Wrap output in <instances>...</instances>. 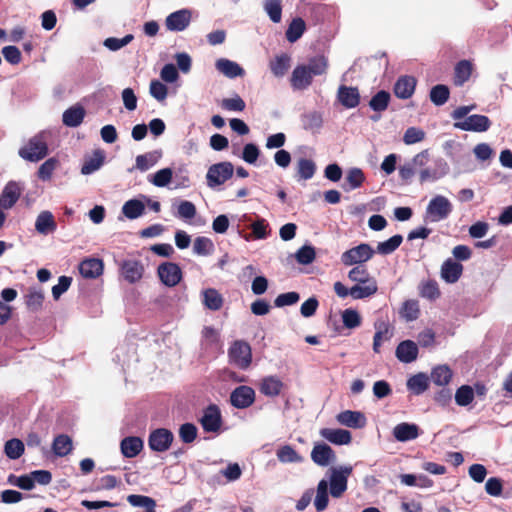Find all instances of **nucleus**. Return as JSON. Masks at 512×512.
<instances>
[{
	"instance_id": "obj_1",
	"label": "nucleus",
	"mask_w": 512,
	"mask_h": 512,
	"mask_svg": "<svg viewBox=\"0 0 512 512\" xmlns=\"http://www.w3.org/2000/svg\"><path fill=\"white\" fill-rule=\"evenodd\" d=\"M328 59L324 55H317L309 58L306 64L297 65L290 77V85L293 90L304 91L308 89L315 76H321L327 73Z\"/></svg>"
},
{
	"instance_id": "obj_2",
	"label": "nucleus",
	"mask_w": 512,
	"mask_h": 512,
	"mask_svg": "<svg viewBox=\"0 0 512 512\" xmlns=\"http://www.w3.org/2000/svg\"><path fill=\"white\" fill-rule=\"evenodd\" d=\"M19 156L30 162H38L48 154V144L44 134L40 133L29 139L26 145L21 147Z\"/></svg>"
},
{
	"instance_id": "obj_3",
	"label": "nucleus",
	"mask_w": 512,
	"mask_h": 512,
	"mask_svg": "<svg viewBox=\"0 0 512 512\" xmlns=\"http://www.w3.org/2000/svg\"><path fill=\"white\" fill-rule=\"evenodd\" d=\"M228 358L239 369H248L252 362L251 346L244 340H235L228 349Z\"/></svg>"
},
{
	"instance_id": "obj_4",
	"label": "nucleus",
	"mask_w": 512,
	"mask_h": 512,
	"mask_svg": "<svg viewBox=\"0 0 512 512\" xmlns=\"http://www.w3.org/2000/svg\"><path fill=\"white\" fill-rule=\"evenodd\" d=\"M452 211L450 201L441 195L430 200L426 209V220L430 222H439L446 219Z\"/></svg>"
},
{
	"instance_id": "obj_5",
	"label": "nucleus",
	"mask_w": 512,
	"mask_h": 512,
	"mask_svg": "<svg viewBox=\"0 0 512 512\" xmlns=\"http://www.w3.org/2000/svg\"><path fill=\"white\" fill-rule=\"evenodd\" d=\"M234 167L231 162H220L209 167L206 179L209 187L224 184L233 176Z\"/></svg>"
},
{
	"instance_id": "obj_6",
	"label": "nucleus",
	"mask_w": 512,
	"mask_h": 512,
	"mask_svg": "<svg viewBox=\"0 0 512 512\" xmlns=\"http://www.w3.org/2000/svg\"><path fill=\"white\" fill-rule=\"evenodd\" d=\"M375 251L372 247L367 243H361L358 246H355L347 251H345L341 255V262L345 266H352L355 264H361L368 260H370Z\"/></svg>"
},
{
	"instance_id": "obj_7",
	"label": "nucleus",
	"mask_w": 512,
	"mask_h": 512,
	"mask_svg": "<svg viewBox=\"0 0 512 512\" xmlns=\"http://www.w3.org/2000/svg\"><path fill=\"white\" fill-rule=\"evenodd\" d=\"M157 274L160 281L167 287H175L183 278L180 266L174 262L161 263L157 268Z\"/></svg>"
},
{
	"instance_id": "obj_8",
	"label": "nucleus",
	"mask_w": 512,
	"mask_h": 512,
	"mask_svg": "<svg viewBox=\"0 0 512 512\" xmlns=\"http://www.w3.org/2000/svg\"><path fill=\"white\" fill-rule=\"evenodd\" d=\"M255 391L250 386L241 385L236 387L230 394V403L237 409H246L255 401Z\"/></svg>"
},
{
	"instance_id": "obj_9",
	"label": "nucleus",
	"mask_w": 512,
	"mask_h": 512,
	"mask_svg": "<svg viewBox=\"0 0 512 512\" xmlns=\"http://www.w3.org/2000/svg\"><path fill=\"white\" fill-rule=\"evenodd\" d=\"M200 424L205 432H217L222 424V416L216 404L208 405L200 418Z\"/></svg>"
},
{
	"instance_id": "obj_10",
	"label": "nucleus",
	"mask_w": 512,
	"mask_h": 512,
	"mask_svg": "<svg viewBox=\"0 0 512 512\" xmlns=\"http://www.w3.org/2000/svg\"><path fill=\"white\" fill-rule=\"evenodd\" d=\"M173 438V433L170 430L158 428L150 433L148 444L151 450L164 452L170 448Z\"/></svg>"
},
{
	"instance_id": "obj_11",
	"label": "nucleus",
	"mask_w": 512,
	"mask_h": 512,
	"mask_svg": "<svg viewBox=\"0 0 512 512\" xmlns=\"http://www.w3.org/2000/svg\"><path fill=\"white\" fill-rule=\"evenodd\" d=\"M491 126L490 119L485 115L474 114L463 121L454 123V127L463 131L485 132Z\"/></svg>"
},
{
	"instance_id": "obj_12",
	"label": "nucleus",
	"mask_w": 512,
	"mask_h": 512,
	"mask_svg": "<svg viewBox=\"0 0 512 512\" xmlns=\"http://www.w3.org/2000/svg\"><path fill=\"white\" fill-rule=\"evenodd\" d=\"M191 19L192 12L189 9H181L166 17L165 26L169 31L181 32L189 26Z\"/></svg>"
},
{
	"instance_id": "obj_13",
	"label": "nucleus",
	"mask_w": 512,
	"mask_h": 512,
	"mask_svg": "<svg viewBox=\"0 0 512 512\" xmlns=\"http://www.w3.org/2000/svg\"><path fill=\"white\" fill-rule=\"evenodd\" d=\"M336 454L326 443H316L311 451L312 461L319 466H328L335 461Z\"/></svg>"
},
{
	"instance_id": "obj_14",
	"label": "nucleus",
	"mask_w": 512,
	"mask_h": 512,
	"mask_svg": "<svg viewBox=\"0 0 512 512\" xmlns=\"http://www.w3.org/2000/svg\"><path fill=\"white\" fill-rule=\"evenodd\" d=\"M121 273L127 282L133 284L142 279L144 266L139 260H124L121 264Z\"/></svg>"
},
{
	"instance_id": "obj_15",
	"label": "nucleus",
	"mask_w": 512,
	"mask_h": 512,
	"mask_svg": "<svg viewBox=\"0 0 512 512\" xmlns=\"http://www.w3.org/2000/svg\"><path fill=\"white\" fill-rule=\"evenodd\" d=\"M374 328L373 351L379 353L382 342L390 340L393 336V328L387 320L382 319L375 321Z\"/></svg>"
},
{
	"instance_id": "obj_16",
	"label": "nucleus",
	"mask_w": 512,
	"mask_h": 512,
	"mask_svg": "<svg viewBox=\"0 0 512 512\" xmlns=\"http://www.w3.org/2000/svg\"><path fill=\"white\" fill-rule=\"evenodd\" d=\"M417 80L414 76L404 75L397 79L393 92L399 99H409L414 94Z\"/></svg>"
},
{
	"instance_id": "obj_17",
	"label": "nucleus",
	"mask_w": 512,
	"mask_h": 512,
	"mask_svg": "<svg viewBox=\"0 0 512 512\" xmlns=\"http://www.w3.org/2000/svg\"><path fill=\"white\" fill-rule=\"evenodd\" d=\"M463 273V265L456 260L448 258L441 266V277L446 283H456Z\"/></svg>"
},
{
	"instance_id": "obj_18",
	"label": "nucleus",
	"mask_w": 512,
	"mask_h": 512,
	"mask_svg": "<svg viewBox=\"0 0 512 512\" xmlns=\"http://www.w3.org/2000/svg\"><path fill=\"white\" fill-rule=\"evenodd\" d=\"M21 195V189L19 185L14 182H8L0 195V207L3 209L12 208L18 201Z\"/></svg>"
},
{
	"instance_id": "obj_19",
	"label": "nucleus",
	"mask_w": 512,
	"mask_h": 512,
	"mask_svg": "<svg viewBox=\"0 0 512 512\" xmlns=\"http://www.w3.org/2000/svg\"><path fill=\"white\" fill-rule=\"evenodd\" d=\"M336 419L340 424L354 429L363 428L366 425V417L360 411L345 410L340 412Z\"/></svg>"
},
{
	"instance_id": "obj_20",
	"label": "nucleus",
	"mask_w": 512,
	"mask_h": 512,
	"mask_svg": "<svg viewBox=\"0 0 512 512\" xmlns=\"http://www.w3.org/2000/svg\"><path fill=\"white\" fill-rule=\"evenodd\" d=\"M395 354L400 362L411 363L418 357V346L412 340H404L396 347Z\"/></svg>"
},
{
	"instance_id": "obj_21",
	"label": "nucleus",
	"mask_w": 512,
	"mask_h": 512,
	"mask_svg": "<svg viewBox=\"0 0 512 512\" xmlns=\"http://www.w3.org/2000/svg\"><path fill=\"white\" fill-rule=\"evenodd\" d=\"M337 98L346 108H355L360 103V94L357 87H348L341 85L338 88Z\"/></svg>"
},
{
	"instance_id": "obj_22",
	"label": "nucleus",
	"mask_w": 512,
	"mask_h": 512,
	"mask_svg": "<svg viewBox=\"0 0 512 512\" xmlns=\"http://www.w3.org/2000/svg\"><path fill=\"white\" fill-rule=\"evenodd\" d=\"M103 261L98 258H88L79 264L80 274L87 279H95L103 273Z\"/></svg>"
},
{
	"instance_id": "obj_23",
	"label": "nucleus",
	"mask_w": 512,
	"mask_h": 512,
	"mask_svg": "<svg viewBox=\"0 0 512 512\" xmlns=\"http://www.w3.org/2000/svg\"><path fill=\"white\" fill-rule=\"evenodd\" d=\"M320 435L336 445H347L352 441L351 432L345 429L323 428L320 430Z\"/></svg>"
},
{
	"instance_id": "obj_24",
	"label": "nucleus",
	"mask_w": 512,
	"mask_h": 512,
	"mask_svg": "<svg viewBox=\"0 0 512 512\" xmlns=\"http://www.w3.org/2000/svg\"><path fill=\"white\" fill-rule=\"evenodd\" d=\"M393 435L400 442L414 440L419 436V427L416 424L403 422L394 427Z\"/></svg>"
},
{
	"instance_id": "obj_25",
	"label": "nucleus",
	"mask_w": 512,
	"mask_h": 512,
	"mask_svg": "<svg viewBox=\"0 0 512 512\" xmlns=\"http://www.w3.org/2000/svg\"><path fill=\"white\" fill-rule=\"evenodd\" d=\"M215 66L219 72L228 78L241 77L245 74L244 69L238 63L226 58L218 59Z\"/></svg>"
},
{
	"instance_id": "obj_26",
	"label": "nucleus",
	"mask_w": 512,
	"mask_h": 512,
	"mask_svg": "<svg viewBox=\"0 0 512 512\" xmlns=\"http://www.w3.org/2000/svg\"><path fill=\"white\" fill-rule=\"evenodd\" d=\"M284 387L283 382L277 376H267L262 379L259 390L268 397L278 396Z\"/></svg>"
},
{
	"instance_id": "obj_27",
	"label": "nucleus",
	"mask_w": 512,
	"mask_h": 512,
	"mask_svg": "<svg viewBox=\"0 0 512 512\" xmlns=\"http://www.w3.org/2000/svg\"><path fill=\"white\" fill-rule=\"evenodd\" d=\"M120 448L125 457H136L143 449V440L137 436L125 437L120 443Z\"/></svg>"
},
{
	"instance_id": "obj_28",
	"label": "nucleus",
	"mask_w": 512,
	"mask_h": 512,
	"mask_svg": "<svg viewBox=\"0 0 512 512\" xmlns=\"http://www.w3.org/2000/svg\"><path fill=\"white\" fill-rule=\"evenodd\" d=\"M35 228L37 232L43 235H47L56 230L57 224L54 216L50 211H42L36 219Z\"/></svg>"
},
{
	"instance_id": "obj_29",
	"label": "nucleus",
	"mask_w": 512,
	"mask_h": 512,
	"mask_svg": "<svg viewBox=\"0 0 512 512\" xmlns=\"http://www.w3.org/2000/svg\"><path fill=\"white\" fill-rule=\"evenodd\" d=\"M105 161V155L102 150H95L92 156L85 158L81 167V173L89 175L98 170Z\"/></svg>"
},
{
	"instance_id": "obj_30",
	"label": "nucleus",
	"mask_w": 512,
	"mask_h": 512,
	"mask_svg": "<svg viewBox=\"0 0 512 512\" xmlns=\"http://www.w3.org/2000/svg\"><path fill=\"white\" fill-rule=\"evenodd\" d=\"M85 117V110L81 106H73L63 113L62 121L68 127L79 126Z\"/></svg>"
},
{
	"instance_id": "obj_31",
	"label": "nucleus",
	"mask_w": 512,
	"mask_h": 512,
	"mask_svg": "<svg viewBox=\"0 0 512 512\" xmlns=\"http://www.w3.org/2000/svg\"><path fill=\"white\" fill-rule=\"evenodd\" d=\"M378 290L376 281L356 284L350 288V295L353 299H364L374 295Z\"/></svg>"
},
{
	"instance_id": "obj_32",
	"label": "nucleus",
	"mask_w": 512,
	"mask_h": 512,
	"mask_svg": "<svg viewBox=\"0 0 512 512\" xmlns=\"http://www.w3.org/2000/svg\"><path fill=\"white\" fill-rule=\"evenodd\" d=\"M472 64L468 60L459 61L454 69V84L456 86H462L466 81L469 80L472 74Z\"/></svg>"
},
{
	"instance_id": "obj_33",
	"label": "nucleus",
	"mask_w": 512,
	"mask_h": 512,
	"mask_svg": "<svg viewBox=\"0 0 512 512\" xmlns=\"http://www.w3.org/2000/svg\"><path fill=\"white\" fill-rule=\"evenodd\" d=\"M203 304L212 311H218L223 306L222 295L214 288L205 289L203 292Z\"/></svg>"
},
{
	"instance_id": "obj_34",
	"label": "nucleus",
	"mask_w": 512,
	"mask_h": 512,
	"mask_svg": "<svg viewBox=\"0 0 512 512\" xmlns=\"http://www.w3.org/2000/svg\"><path fill=\"white\" fill-rule=\"evenodd\" d=\"M291 58L288 54L283 53L277 55L273 60L270 61V70L276 77H282L286 74L290 68Z\"/></svg>"
},
{
	"instance_id": "obj_35",
	"label": "nucleus",
	"mask_w": 512,
	"mask_h": 512,
	"mask_svg": "<svg viewBox=\"0 0 512 512\" xmlns=\"http://www.w3.org/2000/svg\"><path fill=\"white\" fill-rule=\"evenodd\" d=\"M44 302V293L41 289L30 288L25 295V304L32 312H37L42 308Z\"/></svg>"
},
{
	"instance_id": "obj_36",
	"label": "nucleus",
	"mask_w": 512,
	"mask_h": 512,
	"mask_svg": "<svg viewBox=\"0 0 512 512\" xmlns=\"http://www.w3.org/2000/svg\"><path fill=\"white\" fill-rule=\"evenodd\" d=\"M305 30V21L300 17L294 18L286 30V39L289 42L294 43L301 38Z\"/></svg>"
},
{
	"instance_id": "obj_37",
	"label": "nucleus",
	"mask_w": 512,
	"mask_h": 512,
	"mask_svg": "<svg viewBox=\"0 0 512 512\" xmlns=\"http://www.w3.org/2000/svg\"><path fill=\"white\" fill-rule=\"evenodd\" d=\"M407 387L414 394L420 395L428 389L429 379L425 374L418 373L408 379Z\"/></svg>"
},
{
	"instance_id": "obj_38",
	"label": "nucleus",
	"mask_w": 512,
	"mask_h": 512,
	"mask_svg": "<svg viewBox=\"0 0 512 512\" xmlns=\"http://www.w3.org/2000/svg\"><path fill=\"white\" fill-rule=\"evenodd\" d=\"M145 211V205L138 199H130L126 201L122 207V213L128 219H136Z\"/></svg>"
},
{
	"instance_id": "obj_39",
	"label": "nucleus",
	"mask_w": 512,
	"mask_h": 512,
	"mask_svg": "<svg viewBox=\"0 0 512 512\" xmlns=\"http://www.w3.org/2000/svg\"><path fill=\"white\" fill-rule=\"evenodd\" d=\"M52 449L57 456H66L72 450L71 438L65 434L56 436L52 444Z\"/></svg>"
},
{
	"instance_id": "obj_40",
	"label": "nucleus",
	"mask_w": 512,
	"mask_h": 512,
	"mask_svg": "<svg viewBox=\"0 0 512 512\" xmlns=\"http://www.w3.org/2000/svg\"><path fill=\"white\" fill-rule=\"evenodd\" d=\"M25 451V446L22 440L18 438H12L8 441H6L4 445V452L5 455L9 459H18L20 458Z\"/></svg>"
},
{
	"instance_id": "obj_41",
	"label": "nucleus",
	"mask_w": 512,
	"mask_h": 512,
	"mask_svg": "<svg viewBox=\"0 0 512 512\" xmlns=\"http://www.w3.org/2000/svg\"><path fill=\"white\" fill-rule=\"evenodd\" d=\"M450 96V90L448 86L444 84H437L430 90V100L436 106L444 105Z\"/></svg>"
},
{
	"instance_id": "obj_42",
	"label": "nucleus",
	"mask_w": 512,
	"mask_h": 512,
	"mask_svg": "<svg viewBox=\"0 0 512 512\" xmlns=\"http://www.w3.org/2000/svg\"><path fill=\"white\" fill-rule=\"evenodd\" d=\"M453 373L446 365L435 367L431 372L432 381L439 386L447 385L452 379Z\"/></svg>"
},
{
	"instance_id": "obj_43",
	"label": "nucleus",
	"mask_w": 512,
	"mask_h": 512,
	"mask_svg": "<svg viewBox=\"0 0 512 512\" xmlns=\"http://www.w3.org/2000/svg\"><path fill=\"white\" fill-rule=\"evenodd\" d=\"M390 99L389 92L380 90L371 98L369 106L375 112H383L388 108Z\"/></svg>"
},
{
	"instance_id": "obj_44",
	"label": "nucleus",
	"mask_w": 512,
	"mask_h": 512,
	"mask_svg": "<svg viewBox=\"0 0 512 512\" xmlns=\"http://www.w3.org/2000/svg\"><path fill=\"white\" fill-rule=\"evenodd\" d=\"M403 237L400 234H396L390 237L388 240L379 242L376 248V252L381 255H389L393 253L401 245Z\"/></svg>"
},
{
	"instance_id": "obj_45",
	"label": "nucleus",
	"mask_w": 512,
	"mask_h": 512,
	"mask_svg": "<svg viewBox=\"0 0 512 512\" xmlns=\"http://www.w3.org/2000/svg\"><path fill=\"white\" fill-rule=\"evenodd\" d=\"M127 501L135 507H144L145 512H156V502L153 498L143 495L131 494L127 497Z\"/></svg>"
},
{
	"instance_id": "obj_46",
	"label": "nucleus",
	"mask_w": 512,
	"mask_h": 512,
	"mask_svg": "<svg viewBox=\"0 0 512 512\" xmlns=\"http://www.w3.org/2000/svg\"><path fill=\"white\" fill-rule=\"evenodd\" d=\"M316 171L315 163L306 158H300L297 162V175L299 179L308 180L311 179Z\"/></svg>"
},
{
	"instance_id": "obj_47",
	"label": "nucleus",
	"mask_w": 512,
	"mask_h": 512,
	"mask_svg": "<svg viewBox=\"0 0 512 512\" xmlns=\"http://www.w3.org/2000/svg\"><path fill=\"white\" fill-rule=\"evenodd\" d=\"M420 310L417 300H406L400 309V315L406 321H414L419 317Z\"/></svg>"
},
{
	"instance_id": "obj_48",
	"label": "nucleus",
	"mask_w": 512,
	"mask_h": 512,
	"mask_svg": "<svg viewBox=\"0 0 512 512\" xmlns=\"http://www.w3.org/2000/svg\"><path fill=\"white\" fill-rule=\"evenodd\" d=\"M474 400V389L470 385L460 386L455 393V402L457 405L465 407Z\"/></svg>"
},
{
	"instance_id": "obj_49",
	"label": "nucleus",
	"mask_w": 512,
	"mask_h": 512,
	"mask_svg": "<svg viewBox=\"0 0 512 512\" xmlns=\"http://www.w3.org/2000/svg\"><path fill=\"white\" fill-rule=\"evenodd\" d=\"M341 316L344 327L348 329L357 328L362 323L361 315L355 309H345L344 311H342Z\"/></svg>"
},
{
	"instance_id": "obj_50",
	"label": "nucleus",
	"mask_w": 512,
	"mask_h": 512,
	"mask_svg": "<svg viewBox=\"0 0 512 512\" xmlns=\"http://www.w3.org/2000/svg\"><path fill=\"white\" fill-rule=\"evenodd\" d=\"M193 251L198 255L208 256L213 253L214 244L209 238L200 236L194 240Z\"/></svg>"
},
{
	"instance_id": "obj_51",
	"label": "nucleus",
	"mask_w": 512,
	"mask_h": 512,
	"mask_svg": "<svg viewBox=\"0 0 512 512\" xmlns=\"http://www.w3.org/2000/svg\"><path fill=\"white\" fill-rule=\"evenodd\" d=\"M315 508L318 512L323 511L328 505V482H319L317 493L314 500Z\"/></svg>"
},
{
	"instance_id": "obj_52",
	"label": "nucleus",
	"mask_w": 512,
	"mask_h": 512,
	"mask_svg": "<svg viewBox=\"0 0 512 512\" xmlns=\"http://www.w3.org/2000/svg\"><path fill=\"white\" fill-rule=\"evenodd\" d=\"M220 107L226 111L242 112L246 108V103L238 94H235L232 98L222 99Z\"/></svg>"
},
{
	"instance_id": "obj_53",
	"label": "nucleus",
	"mask_w": 512,
	"mask_h": 512,
	"mask_svg": "<svg viewBox=\"0 0 512 512\" xmlns=\"http://www.w3.org/2000/svg\"><path fill=\"white\" fill-rule=\"evenodd\" d=\"M264 9L269 18L274 23H279L282 18V5L281 0H266Z\"/></svg>"
},
{
	"instance_id": "obj_54",
	"label": "nucleus",
	"mask_w": 512,
	"mask_h": 512,
	"mask_svg": "<svg viewBox=\"0 0 512 512\" xmlns=\"http://www.w3.org/2000/svg\"><path fill=\"white\" fill-rule=\"evenodd\" d=\"M348 278L356 282L357 284L361 283H369V281H376L373 277L370 276L368 270L361 265L355 266L348 273Z\"/></svg>"
},
{
	"instance_id": "obj_55",
	"label": "nucleus",
	"mask_w": 512,
	"mask_h": 512,
	"mask_svg": "<svg viewBox=\"0 0 512 512\" xmlns=\"http://www.w3.org/2000/svg\"><path fill=\"white\" fill-rule=\"evenodd\" d=\"M316 257V252L314 247L310 245H304L298 249L295 254V258L299 264L308 265L311 264Z\"/></svg>"
},
{
	"instance_id": "obj_56",
	"label": "nucleus",
	"mask_w": 512,
	"mask_h": 512,
	"mask_svg": "<svg viewBox=\"0 0 512 512\" xmlns=\"http://www.w3.org/2000/svg\"><path fill=\"white\" fill-rule=\"evenodd\" d=\"M58 163L59 161L54 157L47 159L44 163L40 165L38 169V178L43 181L49 180L54 170L58 166Z\"/></svg>"
},
{
	"instance_id": "obj_57",
	"label": "nucleus",
	"mask_w": 512,
	"mask_h": 512,
	"mask_svg": "<svg viewBox=\"0 0 512 512\" xmlns=\"http://www.w3.org/2000/svg\"><path fill=\"white\" fill-rule=\"evenodd\" d=\"M352 471L353 467L350 465L333 466L327 472L328 480H347L352 475Z\"/></svg>"
},
{
	"instance_id": "obj_58",
	"label": "nucleus",
	"mask_w": 512,
	"mask_h": 512,
	"mask_svg": "<svg viewBox=\"0 0 512 512\" xmlns=\"http://www.w3.org/2000/svg\"><path fill=\"white\" fill-rule=\"evenodd\" d=\"M197 427L192 423L182 424L179 428V437L183 443H192L197 437Z\"/></svg>"
},
{
	"instance_id": "obj_59",
	"label": "nucleus",
	"mask_w": 512,
	"mask_h": 512,
	"mask_svg": "<svg viewBox=\"0 0 512 512\" xmlns=\"http://www.w3.org/2000/svg\"><path fill=\"white\" fill-rule=\"evenodd\" d=\"M425 138V132L417 127H409L403 136V142L406 145H412L423 141Z\"/></svg>"
},
{
	"instance_id": "obj_60",
	"label": "nucleus",
	"mask_w": 512,
	"mask_h": 512,
	"mask_svg": "<svg viewBox=\"0 0 512 512\" xmlns=\"http://www.w3.org/2000/svg\"><path fill=\"white\" fill-rule=\"evenodd\" d=\"M172 175L173 171L171 168H163L153 175L151 182L157 187H165L170 183Z\"/></svg>"
},
{
	"instance_id": "obj_61",
	"label": "nucleus",
	"mask_w": 512,
	"mask_h": 512,
	"mask_svg": "<svg viewBox=\"0 0 512 512\" xmlns=\"http://www.w3.org/2000/svg\"><path fill=\"white\" fill-rule=\"evenodd\" d=\"M351 189L359 188L365 181V175L359 168H351L346 176Z\"/></svg>"
},
{
	"instance_id": "obj_62",
	"label": "nucleus",
	"mask_w": 512,
	"mask_h": 512,
	"mask_svg": "<svg viewBox=\"0 0 512 512\" xmlns=\"http://www.w3.org/2000/svg\"><path fill=\"white\" fill-rule=\"evenodd\" d=\"M133 38L134 37L132 34H127L121 39L110 37L104 41V46L111 51H117L122 47L126 46L127 44H129L133 40Z\"/></svg>"
},
{
	"instance_id": "obj_63",
	"label": "nucleus",
	"mask_w": 512,
	"mask_h": 512,
	"mask_svg": "<svg viewBox=\"0 0 512 512\" xmlns=\"http://www.w3.org/2000/svg\"><path fill=\"white\" fill-rule=\"evenodd\" d=\"M300 299V295L297 292H287L279 294L274 300L276 307H284L296 304Z\"/></svg>"
},
{
	"instance_id": "obj_64",
	"label": "nucleus",
	"mask_w": 512,
	"mask_h": 512,
	"mask_svg": "<svg viewBox=\"0 0 512 512\" xmlns=\"http://www.w3.org/2000/svg\"><path fill=\"white\" fill-rule=\"evenodd\" d=\"M156 162L157 158L153 153L138 155L136 157V169L142 172L147 171L150 167L154 166Z\"/></svg>"
}]
</instances>
